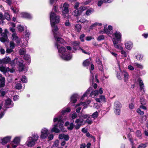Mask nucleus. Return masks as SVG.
<instances>
[{"label":"nucleus","mask_w":148,"mask_h":148,"mask_svg":"<svg viewBox=\"0 0 148 148\" xmlns=\"http://www.w3.org/2000/svg\"><path fill=\"white\" fill-rule=\"evenodd\" d=\"M95 100L97 102H105L106 101L105 96L102 95L99 96V98H96Z\"/></svg>","instance_id":"obj_19"},{"label":"nucleus","mask_w":148,"mask_h":148,"mask_svg":"<svg viewBox=\"0 0 148 148\" xmlns=\"http://www.w3.org/2000/svg\"><path fill=\"white\" fill-rule=\"evenodd\" d=\"M122 47L121 49H120L119 48H116V49L121 50V54L122 55H123L125 57H126L127 56V53L125 51H124V50H123V48L122 47Z\"/></svg>","instance_id":"obj_38"},{"label":"nucleus","mask_w":148,"mask_h":148,"mask_svg":"<svg viewBox=\"0 0 148 148\" xmlns=\"http://www.w3.org/2000/svg\"><path fill=\"white\" fill-rule=\"evenodd\" d=\"M54 37L56 40L55 45L58 49L59 56L65 60L68 61L71 60L72 58V55L70 53H67L66 49L61 46V44L65 42L64 40L58 37L57 35H55Z\"/></svg>","instance_id":"obj_1"},{"label":"nucleus","mask_w":148,"mask_h":148,"mask_svg":"<svg viewBox=\"0 0 148 148\" xmlns=\"http://www.w3.org/2000/svg\"><path fill=\"white\" fill-rule=\"evenodd\" d=\"M134 66L136 67L137 68L142 69L143 68V66L141 64H139L137 62H135L134 63Z\"/></svg>","instance_id":"obj_36"},{"label":"nucleus","mask_w":148,"mask_h":148,"mask_svg":"<svg viewBox=\"0 0 148 148\" xmlns=\"http://www.w3.org/2000/svg\"><path fill=\"white\" fill-rule=\"evenodd\" d=\"M59 138L60 139H64L66 140H68L69 139V137L67 135L62 134L59 135Z\"/></svg>","instance_id":"obj_23"},{"label":"nucleus","mask_w":148,"mask_h":148,"mask_svg":"<svg viewBox=\"0 0 148 148\" xmlns=\"http://www.w3.org/2000/svg\"><path fill=\"white\" fill-rule=\"evenodd\" d=\"M81 106H84L83 107V109H85L87 107V105H85V102H80L76 104L75 106V108H77L76 110V112L78 113L82 108Z\"/></svg>","instance_id":"obj_13"},{"label":"nucleus","mask_w":148,"mask_h":148,"mask_svg":"<svg viewBox=\"0 0 148 148\" xmlns=\"http://www.w3.org/2000/svg\"><path fill=\"white\" fill-rule=\"evenodd\" d=\"M18 29L19 31L20 32H22L24 30V27L21 25H19L18 27Z\"/></svg>","instance_id":"obj_53"},{"label":"nucleus","mask_w":148,"mask_h":148,"mask_svg":"<svg viewBox=\"0 0 148 148\" xmlns=\"http://www.w3.org/2000/svg\"><path fill=\"white\" fill-rule=\"evenodd\" d=\"M15 88L17 89H20L21 88V84L20 83H17L16 84Z\"/></svg>","instance_id":"obj_54"},{"label":"nucleus","mask_w":148,"mask_h":148,"mask_svg":"<svg viewBox=\"0 0 148 148\" xmlns=\"http://www.w3.org/2000/svg\"><path fill=\"white\" fill-rule=\"evenodd\" d=\"M56 6H54L51 12L50 13V21L52 27V31L54 36L58 35L59 34L58 30V28L56 24L59 23L60 21V16L57 15Z\"/></svg>","instance_id":"obj_2"},{"label":"nucleus","mask_w":148,"mask_h":148,"mask_svg":"<svg viewBox=\"0 0 148 148\" xmlns=\"http://www.w3.org/2000/svg\"><path fill=\"white\" fill-rule=\"evenodd\" d=\"M104 37L103 35H101L98 36L97 38V40L99 41H100L101 40H103L104 39Z\"/></svg>","instance_id":"obj_56"},{"label":"nucleus","mask_w":148,"mask_h":148,"mask_svg":"<svg viewBox=\"0 0 148 148\" xmlns=\"http://www.w3.org/2000/svg\"><path fill=\"white\" fill-rule=\"evenodd\" d=\"M90 116L89 114H85L83 115L82 116V117L83 119H87L88 118H90Z\"/></svg>","instance_id":"obj_61"},{"label":"nucleus","mask_w":148,"mask_h":148,"mask_svg":"<svg viewBox=\"0 0 148 148\" xmlns=\"http://www.w3.org/2000/svg\"><path fill=\"white\" fill-rule=\"evenodd\" d=\"M128 138H129V140L130 142L132 144H133L134 142L132 140V137L131 136L130 134H129L127 135Z\"/></svg>","instance_id":"obj_50"},{"label":"nucleus","mask_w":148,"mask_h":148,"mask_svg":"<svg viewBox=\"0 0 148 148\" xmlns=\"http://www.w3.org/2000/svg\"><path fill=\"white\" fill-rule=\"evenodd\" d=\"M31 137H29L28 138L25 145L29 147H31L34 146L35 142L32 139Z\"/></svg>","instance_id":"obj_14"},{"label":"nucleus","mask_w":148,"mask_h":148,"mask_svg":"<svg viewBox=\"0 0 148 148\" xmlns=\"http://www.w3.org/2000/svg\"><path fill=\"white\" fill-rule=\"evenodd\" d=\"M146 147V145L145 144H142L139 145L138 148H145Z\"/></svg>","instance_id":"obj_62"},{"label":"nucleus","mask_w":148,"mask_h":148,"mask_svg":"<svg viewBox=\"0 0 148 148\" xmlns=\"http://www.w3.org/2000/svg\"><path fill=\"white\" fill-rule=\"evenodd\" d=\"M4 17L8 21H10V15L8 12L5 13L4 14Z\"/></svg>","instance_id":"obj_40"},{"label":"nucleus","mask_w":148,"mask_h":148,"mask_svg":"<svg viewBox=\"0 0 148 148\" xmlns=\"http://www.w3.org/2000/svg\"><path fill=\"white\" fill-rule=\"evenodd\" d=\"M8 33L7 29H5L4 30V32L1 34L2 37L0 38V40L2 42H8V39L7 34Z\"/></svg>","instance_id":"obj_12"},{"label":"nucleus","mask_w":148,"mask_h":148,"mask_svg":"<svg viewBox=\"0 0 148 148\" xmlns=\"http://www.w3.org/2000/svg\"><path fill=\"white\" fill-rule=\"evenodd\" d=\"M83 120L82 119H77L75 121V127L76 129H78L80 128L81 126L82 125Z\"/></svg>","instance_id":"obj_16"},{"label":"nucleus","mask_w":148,"mask_h":148,"mask_svg":"<svg viewBox=\"0 0 148 148\" xmlns=\"http://www.w3.org/2000/svg\"><path fill=\"white\" fill-rule=\"evenodd\" d=\"M70 102L71 103H74V94L72 95L70 97Z\"/></svg>","instance_id":"obj_63"},{"label":"nucleus","mask_w":148,"mask_h":148,"mask_svg":"<svg viewBox=\"0 0 148 148\" xmlns=\"http://www.w3.org/2000/svg\"><path fill=\"white\" fill-rule=\"evenodd\" d=\"M5 94V92L3 90L2 88L0 89V95L3 97Z\"/></svg>","instance_id":"obj_55"},{"label":"nucleus","mask_w":148,"mask_h":148,"mask_svg":"<svg viewBox=\"0 0 148 148\" xmlns=\"http://www.w3.org/2000/svg\"><path fill=\"white\" fill-rule=\"evenodd\" d=\"M53 134H51L49 136L48 135L47 138H48V140H52L53 138Z\"/></svg>","instance_id":"obj_64"},{"label":"nucleus","mask_w":148,"mask_h":148,"mask_svg":"<svg viewBox=\"0 0 148 148\" xmlns=\"http://www.w3.org/2000/svg\"><path fill=\"white\" fill-rule=\"evenodd\" d=\"M5 79L4 77H1L0 78V87H3L5 85Z\"/></svg>","instance_id":"obj_31"},{"label":"nucleus","mask_w":148,"mask_h":148,"mask_svg":"<svg viewBox=\"0 0 148 148\" xmlns=\"http://www.w3.org/2000/svg\"><path fill=\"white\" fill-rule=\"evenodd\" d=\"M0 110H1V112L0 113V119L2 118L4 115L5 114L4 112L5 111L2 110L1 109Z\"/></svg>","instance_id":"obj_58"},{"label":"nucleus","mask_w":148,"mask_h":148,"mask_svg":"<svg viewBox=\"0 0 148 148\" xmlns=\"http://www.w3.org/2000/svg\"><path fill=\"white\" fill-rule=\"evenodd\" d=\"M138 81L139 83L140 92L142 93L141 94L143 95L145 92L144 84L142 80L140 78H138Z\"/></svg>","instance_id":"obj_15"},{"label":"nucleus","mask_w":148,"mask_h":148,"mask_svg":"<svg viewBox=\"0 0 148 148\" xmlns=\"http://www.w3.org/2000/svg\"><path fill=\"white\" fill-rule=\"evenodd\" d=\"M54 123L57 122L53 125V127L50 128L52 132H55L56 133H59L60 130L58 128L59 127L60 130L63 132H65L66 131V129L63 128L64 122L62 120V116L60 115L58 117H55L53 120Z\"/></svg>","instance_id":"obj_4"},{"label":"nucleus","mask_w":148,"mask_h":148,"mask_svg":"<svg viewBox=\"0 0 148 148\" xmlns=\"http://www.w3.org/2000/svg\"><path fill=\"white\" fill-rule=\"evenodd\" d=\"M77 21V22H81L84 23L86 21V19L84 17H82L81 18H78L77 17H76Z\"/></svg>","instance_id":"obj_34"},{"label":"nucleus","mask_w":148,"mask_h":148,"mask_svg":"<svg viewBox=\"0 0 148 148\" xmlns=\"http://www.w3.org/2000/svg\"><path fill=\"white\" fill-rule=\"evenodd\" d=\"M0 71L3 73H5L10 71V69L8 67H6L3 66H1L0 67Z\"/></svg>","instance_id":"obj_25"},{"label":"nucleus","mask_w":148,"mask_h":148,"mask_svg":"<svg viewBox=\"0 0 148 148\" xmlns=\"http://www.w3.org/2000/svg\"><path fill=\"white\" fill-rule=\"evenodd\" d=\"M75 27V30L77 31L78 32H80L82 28V26L80 25H76Z\"/></svg>","instance_id":"obj_35"},{"label":"nucleus","mask_w":148,"mask_h":148,"mask_svg":"<svg viewBox=\"0 0 148 148\" xmlns=\"http://www.w3.org/2000/svg\"><path fill=\"white\" fill-rule=\"evenodd\" d=\"M12 39L16 41V42L18 45L20 43V40L16 34L14 33L12 34Z\"/></svg>","instance_id":"obj_21"},{"label":"nucleus","mask_w":148,"mask_h":148,"mask_svg":"<svg viewBox=\"0 0 148 148\" xmlns=\"http://www.w3.org/2000/svg\"><path fill=\"white\" fill-rule=\"evenodd\" d=\"M93 10L92 8H90L88 10L86 13V14L87 16L90 15L93 12Z\"/></svg>","instance_id":"obj_42"},{"label":"nucleus","mask_w":148,"mask_h":148,"mask_svg":"<svg viewBox=\"0 0 148 148\" xmlns=\"http://www.w3.org/2000/svg\"><path fill=\"white\" fill-rule=\"evenodd\" d=\"M121 105L119 102L118 101L115 102L114 104V109H121Z\"/></svg>","instance_id":"obj_30"},{"label":"nucleus","mask_w":148,"mask_h":148,"mask_svg":"<svg viewBox=\"0 0 148 148\" xmlns=\"http://www.w3.org/2000/svg\"><path fill=\"white\" fill-rule=\"evenodd\" d=\"M79 3L76 2L75 4V16H77L81 14L83 11L86 10L87 8L85 6H81L79 9L77 8L79 6Z\"/></svg>","instance_id":"obj_7"},{"label":"nucleus","mask_w":148,"mask_h":148,"mask_svg":"<svg viewBox=\"0 0 148 148\" xmlns=\"http://www.w3.org/2000/svg\"><path fill=\"white\" fill-rule=\"evenodd\" d=\"M10 47L11 49H13L15 47V44L12 41H11L10 42Z\"/></svg>","instance_id":"obj_51"},{"label":"nucleus","mask_w":148,"mask_h":148,"mask_svg":"<svg viewBox=\"0 0 148 148\" xmlns=\"http://www.w3.org/2000/svg\"><path fill=\"white\" fill-rule=\"evenodd\" d=\"M121 71H120V73H117L116 75L117 78L120 80L122 78V77L121 75L122 73H121Z\"/></svg>","instance_id":"obj_57"},{"label":"nucleus","mask_w":148,"mask_h":148,"mask_svg":"<svg viewBox=\"0 0 148 148\" xmlns=\"http://www.w3.org/2000/svg\"><path fill=\"white\" fill-rule=\"evenodd\" d=\"M140 102L141 105H145L146 103V101L144 98L142 97L140 98Z\"/></svg>","instance_id":"obj_46"},{"label":"nucleus","mask_w":148,"mask_h":148,"mask_svg":"<svg viewBox=\"0 0 148 148\" xmlns=\"http://www.w3.org/2000/svg\"><path fill=\"white\" fill-rule=\"evenodd\" d=\"M49 134V130L46 128H43L41 130L40 138L41 139H45L47 138Z\"/></svg>","instance_id":"obj_8"},{"label":"nucleus","mask_w":148,"mask_h":148,"mask_svg":"<svg viewBox=\"0 0 148 148\" xmlns=\"http://www.w3.org/2000/svg\"><path fill=\"white\" fill-rule=\"evenodd\" d=\"M112 36L113 37L112 41L115 48L121 49V46L119 44V43L122 41L121 33L119 32L116 31L112 34Z\"/></svg>","instance_id":"obj_5"},{"label":"nucleus","mask_w":148,"mask_h":148,"mask_svg":"<svg viewBox=\"0 0 148 148\" xmlns=\"http://www.w3.org/2000/svg\"><path fill=\"white\" fill-rule=\"evenodd\" d=\"M98 116V112L97 111H96L92 114V117L94 119H95Z\"/></svg>","instance_id":"obj_47"},{"label":"nucleus","mask_w":148,"mask_h":148,"mask_svg":"<svg viewBox=\"0 0 148 148\" xmlns=\"http://www.w3.org/2000/svg\"><path fill=\"white\" fill-rule=\"evenodd\" d=\"M121 73L123 74L124 76V80L125 82L127 81L129 79V75L128 73L125 71H123L122 72H121Z\"/></svg>","instance_id":"obj_22"},{"label":"nucleus","mask_w":148,"mask_h":148,"mask_svg":"<svg viewBox=\"0 0 148 148\" xmlns=\"http://www.w3.org/2000/svg\"><path fill=\"white\" fill-rule=\"evenodd\" d=\"M13 51V49L10 48H8L6 49V52L8 53H9L12 52Z\"/></svg>","instance_id":"obj_59"},{"label":"nucleus","mask_w":148,"mask_h":148,"mask_svg":"<svg viewBox=\"0 0 148 148\" xmlns=\"http://www.w3.org/2000/svg\"><path fill=\"white\" fill-rule=\"evenodd\" d=\"M21 16L27 18H32V15L27 12H22L21 14Z\"/></svg>","instance_id":"obj_24"},{"label":"nucleus","mask_w":148,"mask_h":148,"mask_svg":"<svg viewBox=\"0 0 148 148\" xmlns=\"http://www.w3.org/2000/svg\"><path fill=\"white\" fill-rule=\"evenodd\" d=\"M71 111L70 108L67 107L63 108L61 112L62 115H64L66 112H69Z\"/></svg>","instance_id":"obj_28"},{"label":"nucleus","mask_w":148,"mask_h":148,"mask_svg":"<svg viewBox=\"0 0 148 148\" xmlns=\"http://www.w3.org/2000/svg\"><path fill=\"white\" fill-rule=\"evenodd\" d=\"M143 56L140 54H138L136 56V58L137 60L141 61L143 59Z\"/></svg>","instance_id":"obj_43"},{"label":"nucleus","mask_w":148,"mask_h":148,"mask_svg":"<svg viewBox=\"0 0 148 148\" xmlns=\"http://www.w3.org/2000/svg\"><path fill=\"white\" fill-rule=\"evenodd\" d=\"M20 137H15L11 142V145L12 148H16L19 144L21 140Z\"/></svg>","instance_id":"obj_10"},{"label":"nucleus","mask_w":148,"mask_h":148,"mask_svg":"<svg viewBox=\"0 0 148 148\" xmlns=\"http://www.w3.org/2000/svg\"><path fill=\"white\" fill-rule=\"evenodd\" d=\"M92 87H89L83 95L82 97L81 98L80 100L81 101H83L84 98L88 96L90 91L91 92L89 95V97L93 98L97 97L99 94L101 95L103 93V89L102 88H99V91L98 90L92 91Z\"/></svg>","instance_id":"obj_6"},{"label":"nucleus","mask_w":148,"mask_h":148,"mask_svg":"<svg viewBox=\"0 0 148 148\" xmlns=\"http://www.w3.org/2000/svg\"><path fill=\"white\" fill-rule=\"evenodd\" d=\"M83 65L85 66H87L91 64L90 60V59H87L84 61L83 63Z\"/></svg>","instance_id":"obj_32"},{"label":"nucleus","mask_w":148,"mask_h":148,"mask_svg":"<svg viewBox=\"0 0 148 148\" xmlns=\"http://www.w3.org/2000/svg\"><path fill=\"white\" fill-rule=\"evenodd\" d=\"M64 8L62 11V16L64 18L68 17V14L69 12V5L66 3H64L63 5Z\"/></svg>","instance_id":"obj_11"},{"label":"nucleus","mask_w":148,"mask_h":148,"mask_svg":"<svg viewBox=\"0 0 148 148\" xmlns=\"http://www.w3.org/2000/svg\"><path fill=\"white\" fill-rule=\"evenodd\" d=\"M80 44V43L79 41H75V50H79L81 49L82 50V51L83 53L85 54H87V53L85 51L81 49V47H79Z\"/></svg>","instance_id":"obj_17"},{"label":"nucleus","mask_w":148,"mask_h":148,"mask_svg":"<svg viewBox=\"0 0 148 148\" xmlns=\"http://www.w3.org/2000/svg\"><path fill=\"white\" fill-rule=\"evenodd\" d=\"M23 61L18 60L16 58L14 60L11 61V59L9 57H5L2 59H0V64H2L10 63L12 67H14L16 65L19 66V70L22 71L23 69L24 65L23 64Z\"/></svg>","instance_id":"obj_3"},{"label":"nucleus","mask_w":148,"mask_h":148,"mask_svg":"<svg viewBox=\"0 0 148 148\" xmlns=\"http://www.w3.org/2000/svg\"><path fill=\"white\" fill-rule=\"evenodd\" d=\"M24 59L27 61V63L29 64L31 62V59L30 56L28 54H25L24 56Z\"/></svg>","instance_id":"obj_29"},{"label":"nucleus","mask_w":148,"mask_h":148,"mask_svg":"<svg viewBox=\"0 0 148 148\" xmlns=\"http://www.w3.org/2000/svg\"><path fill=\"white\" fill-rule=\"evenodd\" d=\"M24 34L25 36V38L27 41L29 39V37L30 35V33L29 31L26 30Z\"/></svg>","instance_id":"obj_41"},{"label":"nucleus","mask_w":148,"mask_h":148,"mask_svg":"<svg viewBox=\"0 0 148 148\" xmlns=\"http://www.w3.org/2000/svg\"><path fill=\"white\" fill-rule=\"evenodd\" d=\"M26 52L25 49L24 48L21 49L19 51V52L20 55H24Z\"/></svg>","instance_id":"obj_45"},{"label":"nucleus","mask_w":148,"mask_h":148,"mask_svg":"<svg viewBox=\"0 0 148 148\" xmlns=\"http://www.w3.org/2000/svg\"><path fill=\"white\" fill-rule=\"evenodd\" d=\"M59 141L58 140H56L54 142V143L52 147V148H56L59 145Z\"/></svg>","instance_id":"obj_39"},{"label":"nucleus","mask_w":148,"mask_h":148,"mask_svg":"<svg viewBox=\"0 0 148 148\" xmlns=\"http://www.w3.org/2000/svg\"><path fill=\"white\" fill-rule=\"evenodd\" d=\"M137 112L139 114L141 115H143L144 114V112L143 111H141L140 109L138 108L136 110Z\"/></svg>","instance_id":"obj_52"},{"label":"nucleus","mask_w":148,"mask_h":148,"mask_svg":"<svg viewBox=\"0 0 148 148\" xmlns=\"http://www.w3.org/2000/svg\"><path fill=\"white\" fill-rule=\"evenodd\" d=\"M125 47L128 50H130L133 47V44L130 41H127L125 44Z\"/></svg>","instance_id":"obj_18"},{"label":"nucleus","mask_w":148,"mask_h":148,"mask_svg":"<svg viewBox=\"0 0 148 148\" xmlns=\"http://www.w3.org/2000/svg\"><path fill=\"white\" fill-rule=\"evenodd\" d=\"M136 136L138 138H142V134L140 130H137L135 133Z\"/></svg>","instance_id":"obj_37"},{"label":"nucleus","mask_w":148,"mask_h":148,"mask_svg":"<svg viewBox=\"0 0 148 148\" xmlns=\"http://www.w3.org/2000/svg\"><path fill=\"white\" fill-rule=\"evenodd\" d=\"M94 69V66L93 64H91V68L90 70V81H91L92 82V84H93V83L95 82H96L97 83H99V81L97 79V75H95V77L94 78V75L93 73H92V72L91 71L93 70Z\"/></svg>","instance_id":"obj_9"},{"label":"nucleus","mask_w":148,"mask_h":148,"mask_svg":"<svg viewBox=\"0 0 148 148\" xmlns=\"http://www.w3.org/2000/svg\"><path fill=\"white\" fill-rule=\"evenodd\" d=\"M31 137L32 139L36 142L38 140L39 136L38 134L34 133L32 134V136Z\"/></svg>","instance_id":"obj_27"},{"label":"nucleus","mask_w":148,"mask_h":148,"mask_svg":"<svg viewBox=\"0 0 148 148\" xmlns=\"http://www.w3.org/2000/svg\"><path fill=\"white\" fill-rule=\"evenodd\" d=\"M102 24L99 23H95L94 24L92 25L90 27V29H92L94 27L97 26H101Z\"/></svg>","instance_id":"obj_33"},{"label":"nucleus","mask_w":148,"mask_h":148,"mask_svg":"<svg viewBox=\"0 0 148 148\" xmlns=\"http://www.w3.org/2000/svg\"><path fill=\"white\" fill-rule=\"evenodd\" d=\"M85 36V35L84 34H82L80 35L79 38L82 42H83L84 41V38Z\"/></svg>","instance_id":"obj_60"},{"label":"nucleus","mask_w":148,"mask_h":148,"mask_svg":"<svg viewBox=\"0 0 148 148\" xmlns=\"http://www.w3.org/2000/svg\"><path fill=\"white\" fill-rule=\"evenodd\" d=\"M102 32L106 33L108 35H109L111 34L112 32H110L109 29L107 28L106 26H105L103 30V31H100L99 32V33L101 34Z\"/></svg>","instance_id":"obj_26"},{"label":"nucleus","mask_w":148,"mask_h":148,"mask_svg":"<svg viewBox=\"0 0 148 148\" xmlns=\"http://www.w3.org/2000/svg\"><path fill=\"white\" fill-rule=\"evenodd\" d=\"M21 80L23 83H27V82L26 77L25 76H23L21 79Z\"/></svg>","instance_id":"obj_49"},{"label":"nucleus","mask_w":148,"mask_h":148,"mask_svg":"<svg viewBox=\"0 0 148 148\" xmlns=\"http://www.w3.org/2000/svg\"><path fill=\"white\" fill-rule=\"evenodd\" d=\"M11 138V137L10 136H8L4 137L2 139L1 143L3 145L7 143L10 141Z\"/></svg>","instance_id":"obj_20"},{"label":"nucleus","mask_w":148,"mask_h":148,"mask_svg":"<svg viewBox=\"0 0 148 148\" xmlns=\"http://www.w3.org/2000/svg\"><path fill=\"white\" fill-rule=\"evenodd\" d=\"M114 112L115 114L116 115H119L120 114L121 109H114Z\"/></svg>","instance_id":"obj_48"},{"label":"nucleus","mask_w":148,"mask_h":148,"mask_svg":"<svg viewBox=\"0 0 148 148\" xmlns=\"http://www.w3.org/2000/svg\"><path fill=\"white\" fill-rule=\"evenodd\" d=\"M85 123L88 124H91L92 123V121L91 119V118L90 117V118H88L86 120Z\"/></svg>","instance_id":"obj_44"}]
</instances>
